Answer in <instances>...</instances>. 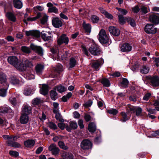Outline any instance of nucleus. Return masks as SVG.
I'll list each match as a JSON object with an SVG mask.
<instances>
[{
	"instance_id": "10",
	"label": "nucleus",
	"mask_w": 159,
	"mask_h": 159,
	"mask_svg": "<svg viewBox=\"0 0 159 159\" xmlns=\"http://www.w3.org/2000/svg\"><path fill=\"white\" fill-rule=\"evenodd\" d=\"M52 25L55 28H58L61 27L63 25L61 20L59 17L54 18L52 20Z\"/></svg>"
},
{
	"instance_id": "34",
	"label": "nucleus",
	"mask_w": 159,
	"mask_h": 159,
	"mask_svg": "<svg viewBox=\"0 0 159 159\" xmlns=\"http://www.w3.org/2000/svg\"><path fill=\"white\" fill-rule=\"evenodd\" d=\"M44 31H43L41 33V37L44 41H46L49 40L51 38V35H48L47 34L44 33Z\"/></svg>"
},
{
	"instance_id": "47",
	"label": "nucleus",
	"mask_w": 159,
	"mask_h": 159,
	"mask_svg": "<svg viewBox=\"0 0 159 159\" xmlns=\"http://www.w3.org/2000/svg\"><path fill=\"white\" fill-rule=\"evenodd\" d=\"M118 18L119 20V22L120 24H124L125 23V19H124L123 16L121 15H118Z\"/></svg>"
},
{
	"instance_id": "21",
	"label": "nucleus",
	"mask_w": 159,
	"mask_h": 159,
	"mask_svg": "<svg viewBox=\"0 0 159 159\" xmlns=\"http://www.w3.org/2000/svg\"><path fill=\"white\" fill-rule=\"evenodd\" d=\"M33 73L34 72L32 70L28 71L25 74V77L28 80L34 79L35 78V76Z\"/></svg>"
},
{
	"instance_id": "41",
	"label": "nucleus",
	"mask_w": 159,
	"mask_h": 159,
	"mask_svg": "<svg viewBox=\"0 0 159 159\" xmlns=\"http://www.w3.org/2000/svg\"><path fill=\"white\" fill-rule=\"evenodd\" d=\"M127 20L128 23L131 26L133 27L135 26L136 24L135 22L133 19L130 17H128L127 19Z\"/></svg>"
},
{
	"instance_id": "40",
	"label": "nucleus",
	"mask_w": 159,
	"mask_h": 159,
	"mask_svg": "<svg viewBox=\"0 0 159 159\" xmlns=\"http://www.w3.org/2000/svg\"><path fill=\"white\" fill-rule=\"evenodd\" d=\"M121 114L122 117V119L121 120V121L123 122H125L129 119V118L128 117L125 113L124 112H122L121 113Z\"/></svg>"
},
{
	"instance_id": "30",
	"label": "nucleus",
	"mask_w": 159,
	"mask_h": 159,
	"mask_svg": "<svg viewBox=\"0 0 159 159\" xmlns=\"http://www.w3.org/2000/svg\"><path fill=\"white\" fill-rule=\"evenodd\" d=\"M95 124L94 123H90L88 126V130L91 132H94L96 130Z\"/></svg>"
},
{
	"instance_id": "3",
	"label": "nucleus",
	"mask_w": 159,
	"mask_h": 159,
	"mask_svg": "<svg viewBox=\"0 0 159 159\" xmlns=\"http://www.w3.org/2000/svg\"><path fill=\"white\" fill-rule=\"evenodd\" d=\"M80 146L83 149L89 150L92 148V144L89 140L86 139L83 140L82 141Z\"/></svg>"
},
{
	"instance_id": "25",
	"label": "nucleus",
	"mask_w": 159,
	"mask_h": 159,
	"mask_svg": "<svg viewBox=\"0 0 159 159\" xmlns=\"http://www.w3.org/2000/svg\"><path fill=\"white\" fill-rule=\"evenodd\" d=\"M35 143V141L32 139H29L24 142L25 146L28 148H30L33 147Z\"/></svg>"
},
{
	"instance_id": "13",
	"label": "nucleus",
	"mask_w": 159,
	"mask_h": 159,
	"mask_svg": "<svg viewBox=\"0 0 159 159\" xmlns=\"http://www.w3.org/2000/svg\"><path fill=\"white\" fill-rule=\"evenodd\" d=\"M151 84L153 86H159V77L154 76L150 78Z\"/></svg>"
},
{
	"instance_id": "4",
	"label": "nucleus",
	"mask_w": 159,
	"mask_h": 159,
	"mask_svg": "<svg viewBox=\"0 0 159 159\" xmlns=\"http://www.w3.org/2000/svg\"><path fill=\"white\" fill-rule=\"evenodd\" d=\"M144 30L148 34H154L157 31V28H154L153 25L147 24L145 27Z\"/></svg>"
},
{
	"instance_id": "14",
	"label": "nucleus",
	"mask_w": 159,
	"mask_h": 159,
	"mask_svg": "<svg viewBox=\"0 0 159 159\" xmlns=\"http://www.w3.org/2000/svg\"><path fill=\"white\" fill-rule=\"evenodd\" d=\"M31 112V107L28 105L24 104L22 108V114L28 115Z\"/></svg>"
},
{
	"instance_id": "7",
	"label": "nucleus",
	"mask_w": 159,
	"mask_h": 159,
	"mask_svg": "<svg viewBox=\"0 0 159 159\" xmlns=\"http://www.w3.org/2000/svg\"><path fill=\"white\" fill-rule=\"evenodd\" d=\"M48 150L51 152L52 154L54 156L58 155L60 152L59 148L56 144L53 143L51 144L48 147Z\"/></svg>"
},
{
	"instance_id": "2",
	"label": "nucleus",
	"mask_w": 159,
	"mask_h": 159,
	"mask_svg": "<svg viewBox=\"0 0 159 159\" xmlns=\"http://www.w3.org/2000/svg\"><path fill=\"white\" fill-rule=\"evenodd\" d=\"M98 39L100 42L102 44L107 43L109 39L105 31L103 29L101 30L99 33Z\"/></svg>"
},
{
	"instance_id": "29",
	"label": "nucleus",
	"mask_w": 159,
	"mask_h": 159,
	"mask_svg": "<svg viewBox=\"0 0 159 159\" xmlns=\"http://www.w3.org/2000/svg\"><path fill=\"white\" fill-rule=\"evenodd\" d=\"M83 26L86 32L90 33L91 31V26L89 24H86L84 21L83 23Z\"/></svg>"
},
{
	"instance_id": "18",
	"label": "nucleus",
	"mask_w": 159,
	"mask_h": 159,
	"mask_svg": "<svg viewBox=\"0 0 159 159\" xmlns=\"http://www.w3.org/2000/svg\"><path fill=\"white\" fill-rule=\"evenodd\" d=\"M7 79L6 76L3 73H0V83L3 84L4 86L6 87V88L8 87V84L7 83Z\"/></svg>"
},
{
	"instance_id": "23",
	"label": "nucleus",
	"mask_w": 159,
	"mask_h": 159,
	"mask_svg": "<svg viewBox=\"0 0 159 159\" xmlns=\"http://www.w3.org/2000/svg\"><path fill=\"white\" fill-rule=\"evenodd\" d=\"M48 91V86L46 84H43L42 87L40 89V92L41 94L43 95L47 94Z\"/></svg>"
},
{
	"instance_id": "37",
	"label": "nucleus",
	"mask_w": 159,
	"mask_h": 159,
	"mask_svg": "<svg viewBox=\"0 0 159 159\" xmlns=\"http://www.w3.org/2000/svg\"><path fill=\"white\" fill-rule=\"evenodd\" d=\"M55 114V117L57 120H59L61 122H64V120L62 119L61 116V114L59 113V111L57 112H53Z\"/></svg>"
},
{
	"instance_id": "31",
	"label": "nucleus",
	"mask_w": 159,
	"mask_h": 159,
	"mask_svg": "<svg viewBox=\"0 0 159 159\" xmlns=\"http://www.w3.org/2000/svg\"><path fill=\"white\" fill-rule=\"evenodd\" d=\"M6 15L8 18L10 20L13 22L16 21V17L12 13L8 12L7 13Z\"/></svg>"
},
{
	"instance_id": "63",
	"label": "nucleus",
	"mask_w": 159,
	"mask_h": 159,
	"mask_svg": "<svg viewBox=\"0 0 159 159\" xmlns=\"http://www.w3.org/2000/svg\"><path fill=\"white\" fill-rule=\"evenodd\" d=\"M78 124L81 129H82L84 127V126L83 125V120H79L78 121Z\"/></svg>"
},
{
	"instance_id": "16",
	"label": "nucleus",
	"mask_w": 159,
	"mask_h": 159,
	"mask_svg": "<svg viewBox=\"0 0 159 159\" xmlns=\"http://www.w3.org/2000/svg\"><path fill=\"white\" fill-rule=\"evenodd\" d=\"M70 126H69L68 125L66 126V130L69 131L70 132L71 129H75L77 127V123L74 121H72L69 122Z\"/></svg>"
},
{
	"instance_id": "49",
	"label": "nucleus",
	"mask_w": 159,
	"mask_h": 159,
	"mask_svg": "<svg viewBox=\"0 0 159 159\" xmlns=\"http://www.w3.org/2000/svg\"><path fill=\"white\" fill-rule=\"evenodd\" d=\"M32 102L34 105H38L41 103V100L39 98H36L33 100Z\"/></svg>"
},
{
	"instance_id": "50",
	"label": "nucleus",
	"mask_w": 159,
	"mask_h": 159,
	"mask_svg": "<svg viewBox=\"0 0 159 159\" xmlns=\"http://www.w3.org/2000/svg\"><path fill=\"white\" fill-rule=\"evenodd\" d=\"M35 12H37L38 11H42L44 9V8L43 7L37 6L33 8Z\"/></svg>"
},
{
	"instance_id": "1",
	"label": "nucleus",
	"mask_w": 159,
	"mask_h": 159,
	"mask_svg": "<svg viewBox=\"0 0 159 159\" xmlns=\"http://www.w3.org/2000/svg\"><path fill=\"white\" fill-rule=\"evenodd\" d=\"M9 63L13 66L19 70H23L25 69V67L21 64V62L19 61L18 58L16 56H10L7 58Z\"/></svg>"
},
{
	"instance_id": "54",
	"label": "nucleus",
	"mask_w": 159,
	"mask_h": 159,
	"mask_svg": "<svg viewBox=\"0 0 159 159\" xmlns=\"http://www.w3.org/2000/svg\"><path fill=\"white\" fill-rule=\"evenodd\" d=\"M9 153L11 156L15 157H17L19 155V153L18 152L12 150L10 151Z\"/></svg>"
},
{
	"instance_id": "8",
	"label": "nucleus",
	"mask_w": 159,
	"mask_h": 159,
	"mask_svg": "<svg viewBox=\"0 0 159 159\" xmlns=\"http://www.w3.org/2000/svg\"><path fill=\"white\" fill-rule=\"evenodd\" d=\"M89 51L90 53L95 56L98 55L99 54L100 50L98 47L95 44H93L89 49Z\"/></svg>"
},
{
	"instance_id": "27",
	"label": "nucleus",
	"mask_w": 159,
	"mask_h": 159,
	"mask_svg": "<svg viewBox=\"0 0 159 159\" xmlns=\"http://www.w3.org/2000/svg\"><path fill=\"white\" fill-rule=\"evenodd\" d=\"M14 7L17 9H20L22 7V3L20 0H14Z\"/></svg>"
},
{
	"instance_id": "22",
	"label": "nucleus",
	"mask_w": 159,
	"mask_h": 159,
	"mask_svg": "<svg viewBox=\"0 0 159 159\" xmlns=\"http://www.w3.org/2000/svg\"><path fill=\"white\" fill-rule=\"evenodd\" d=\"M29 119V117L28 115L22 114L20 119V122L21 124H25L28 122Z\"/></svg>"
},
{
	"instance_id": "56",
	"label": "nucleus",
	"mask_w": 159,
	"mask_h": 159,
	"mask_svg": "<svg viewBox=\"0 0 159 159\" xmlns=\"http://www.w3.org/2000/svg\"><path fill=\"white\" fill-rule=\"evenodd\" d=\"M48 17V16L46 15H44L43 16L41 20V22L42 24H45L47 22Z\"/></svg>"
},
{
	"instance_id": "12",
	"label": "nucleus",
	"mask_w": 159,
	"mask_h": 159,
	"mask_svg": "<svg viewBox=\"0 0 159 159\" xmlns=\"http://www.w3.org/2000/svg\"><path fill=\"white\" fill-rule=\"evenodd\" d=\"M109 30L111 34L115 36H118L120 34V30L116 27L110 26Z\"/></svg>"
},
{
	"instance_id": "15",
	"label": "nucleus",
	"mask_w": 159,
	"mask_h": 159,
	"mask_svg": "<svg viewBox=\"0 0 159 159\" xmlns=\"http://www.w3.org/2000/svg\"><path fill=\"white\" fill-rule=\"evenodd\" d=\"M25 34L27 36H31L36 37H39L40 36L39 32L36 30L26 31Z\"/></svg>"
},
{
	"instance_id": "11",
	"label": "nucleus",
	"mask_w": 159,
	"mask_h": 159,
	"mask_svg": "<svg viewBox=\"0 0 159 159\" xmlns=\"http://www.w3.org/2000/svg\"><path fill=\"white\" fill-rule=\"evenodd\" d=\"M69 41L68 38L65 34H63L58 39L57 42L59 45L62 43L67 44Z\"/></svg>"
},
{
	"instance_id": "35",
	"label": "nucleus",
	"mask_w": 159,
	"mask_h": 159,
	"mask_svg": "<svg viewBox=\"0 0 159 159\" xmlns=\"http://www.w3.org/2000/svg\"><path fill=\"white\" fill-rule=\"evenodd\" d=\"M101 83L104 86L106 87H108L110 85V83L109 81L106 78L102 79L101 81Z\"/></svg>"
},
{
	"instance_id": "39",
	"label": "nucleus",
	"mask_w": 159,
	"mask_h": 159,
	"mask_svg": "<svg viewBox=\"0 0 159 159\" xmlns=\"http://www.w3.org/2000/svg\"><path fill=\"white\" fill-rule=\"evenodd\" d=\"M21 51L26 53H30L31 52L30 49L28 47L25 46H23L21 47Z\"/></svg>"
},
{
	"instance_id": "26",
	"label": "nucleus",
	"mask_w": 159,
	"mask_h": 159,
	"mask_svg": "<svg viewBox=\"0 0 159 159\" xmlns=\"http://www.w3.org/2000/svg\"><path fill=\"white\" fill-rule=\"evenodd\" d=\"M7 143L8 144L9 146H11L15 148H19L21 146V145L19 143L11 141H7Z\"/></svg>"
},
{
	"instance_id": "42",
	"label": "nucleus",
	"mask_w": 159,
	"mask_h": 159,
	"mask_svg": "<svg viewBox=\"0 0 159 159\" xmlns=\"http://www.w3.org/2000/svg\"><path fill=\"white\" fill-rule=\"evenodd\" d=\"M58 9L56 7H49L48 9V12L50 13H54L56 14L58 13Z\"/></svg>"
},
{
	"instance_id": "32",
	"label": "nucleus",
	"mask_w": 159,
	"mask_h": 159,
	"mask_svg": "<svg viewBox=\"0 0 159 159\" xmlns=\"http://www.w3.org/2000/svg\"><path fill=\"white\" fill-rule=\"evenodd\" d=\"M62 157L65 159H73V155L70 153L66 152H64L62 155Z\"/></svg>"
},
{
	"instance_id": "58",
	"label": "nucleus",
	"mask_w": 159,
	"mask_h": 159,
	"mask_svg": "<svg viewBox=\"0 0 159 159\" xmlns=\"http://www.w3.org/2000/svg\"><path fill=\"white\" fill-rule=\"evenodd\" d=\"M92 104V102L91 100H89L83 104V106L86 107H90Z\"/></svg>"
},
{
	"instance_id": "51",
	"label": "nucleus",
	"mask_w": 159,
	"mask_h": 159,
	"mask_svg": "<svg viewBox=\"0 0 159 159\" xmlns=\"http://www.w3.org/2000/svg\"><path fill=\"white\" fill-rule=\"evenodd\" d=\"M53 106L54 107L53 112H57L59 111L58 108L59 104L58 103L55 102H54Z\"/></svg>"
},
{
	"instance_id": "9",
	"label": "nucleus",
	"mask_w": 159,
	"mask_h": 159,
	"mask_svg": "<svg viewBox=\"0 0 159 159\" xmlns=\"http://www.w3.org/2000/svg\"><path fill=\"white\" fill-rule=\"evenodd\" d=\"M30 47L32 50L38 53L39 55L41 56L43 55V50L41 47L37 46L33 43H31L30 45Z\"/></svg>"
},
{
	"instance_id": "46",
	"label": "nucleus",
	"mask_w": 159,
	"mask_h": 159,
	"mask_svg": "<svg viewBox=\"0 0 159 159\" xmlns=\"http://www.w3.org/2000/svg\"><path fill=\"white\" fill-rule=\"evenodd\" d=\"M129 82L126 78H123L122 82L121 83V86L124 88L127 87L128 85Z\"/></svg>"
},
{
	"instance_id": "36",
	"label": "nucleus",
	"mask_w": 159,
	"mask_h": 159,
	"mask_svg": "<svg viewBox=\"0 0 159 159\" xmlns=\"http://www.w3.org/2000/svg\"><path fill=\"white\" fill-rule=\"evenodd\" d=\"M11 82L13 84H17L19 83V80L16 77L11 76L10 78Z\"/></svg>"
},
{
	"instance_id": "45",
	"label": "nucleus",
	"mask_w": 159,
	"mask_h": 159,
	"mask_svg": "<svg viewBox=\"0 0 159 159\" xmlns=\"http://www.w3.org/2000/svg\"><path fill=\"white\" fill-rule=\"evenodd\" d=\"M23 93L26 96L29 95L33 93V91L30 89H27L24 90Z\"/></svg>"
},
{
	"instance_id": "17",
	"label": "nucleus",
	"mask_w": 159,
	"mask_h": 159,
	"mask_svg": "<svg viewBox=\"0 0 159 159\" xmlns=\"http://www.w3.org/2000/svg\"><path fill=\"white\" fill-rule=\"evenodd\" d=\"M21 64L24 67H25V69L23 70H20V71H24L25 70L26 67L31 68L34 66V65L32 62L27 59H26L25 60L24 64L21 62Z\"/></svg>"
},
{
	"instance_id": "53",
	"label": "nucleus",
	"mask_w": 159,
	"mask_h": 159,
	"mask_svg": "<svg viewBox=\"0 0 159 159\" xmlns=\"http://www.w3.org/2000/svg\"><path fill=\"white\" fill-rule=\"evenodd\" d=\"M48 126L49 127L53 129H57V126L53 122H50L49 123Z\"/></svg>"
},
{
	"instance_id": "5",
	"label": "nucleus",
	"mask_w": 159,
	"mask_h": 159,
	"mask_svg": "<svg viewBox=\"0 0 159 159\" xmlns=\"http://www.w3.org/2000/svg\"><path fill=\"white\" fill-rule=\"evenodd\" d=\"M119 46L120 51L125 52H130L132 48L131 45L128 43H125L120 44Z\"/></svg>"
},
{
	"instance_id": "33",
	"label": "nucleus",
	"mask_w": 159,
	"mask_h": 159,
	"mask_svg": "<svg viewBox=\"0 0 159 159\" xmlns=\"http://www.w3.org/2000/svg\"><path fill=\"white\" fill-rule=\"evenodd\" d=\"M56 91L53 89L50 91L51 98L53 100H55L57 98V94Z\"/></svg>"
},
{
	"instance_id": "20",
	"label": "nucleus",
	"mask_w": 159,
	"mask_h": 159,
	"mask_svg": "<svg viewBox=\"0 0 159 159\" xmlns=\"http://www.w3.org/2000/svg\"><path fill=\"white\" fill-rule=\"evenodd\" d=\"M149 20L155 24L159 23V17L155 15H151L149 17Z\"/></svg>"
},
{
	"instance_id": "55",
	"label": "nucleus",
	"mask_w": 159,
	"mask_h": 159,
	"mask_svg": "<svg viewBox=\"0 0 159 159\" xmlns=\"http://www.w3.org/2000/svg\"><path fill=\"white\" fill-rule=\"evenodd\" d=\"M108 112L110 114L113 115H116L118 113V111L115 109H112L111 110H108Z\"/></svg>"
},
{
	"instance_id": "64",
	"label": "nucleus",
	"mask_w": 159,
	"mask_h": 159,
	"mask_svg": "<svg viewBox=\"0 0 159 159\" xmlns=\"http://www.w3.org/2000/svg\"><path fill=\"white\" fill-rule=\"evenodd\" d=\"M9 110L7 107H5L1 109V111L3 113H7Z\"/></svg>"
},
{
	"instance_id": "59",
	"label": "nucleus",
	"mask_w": 159,
	"mask_h": 159,
	"mask_svg": "<svg viewBox=\"0 0 159 159\" xmlns=\"http://www.w3.org/2000/svg\"><path fill=\"white\" fill-rule=\"evenodd\" d=\"M10 102L13 105H15L17 102V100L15 98H9Z\"/></svg>"
},
{
	"instance_id": "52",
	"label": "nucleus",
	"mask_w": 159,
	"mask_h": 159,
	"mask_svg": "<svg viewBox=\"0 0 159 159\" xmlns=\"http://www.w3.org/2000/svg\"><path fill=\"white\" fill-rule=\"evenodd\" d=\"M40 14H38L37 16L35 17H29L28 18H27V21H33L36 20L37 19L39 18V17H40Z\"/></svg>"
},
{
	"instance_id": "43",
	"label": "nucleus",
	"mask_w": 159,
	"mask_h": 159,
	"mask_svg": "<svg viewBox=\"0 0 159 159\" xmlns=\"http://www.w3.org/2000/svg\"><path fill=\"white\" fill-rule=\"evenodd\" d=\"M5 86L4 89H0V96L4 97L6 95L7 90L8 88H6V87Z\"/></svg>"
},
{
	"instance_id": "28",
	"label": "nucleus",
	"mask_w": 159,
	"mask_h": 159,
	"mask_svg": "<svg viewBox=\"0 0 159 159\" xmlns=\"http://www.w3.org/2000/svg\"><path fill=\"white\" fill-rule=\"evenodd\" d=\"M150 68L146 66H143L140 68V71L142 74H147L149 71Z\"/></svg>"
},
{
	"instance_id": "38",
	"label": "nucleus",
	"mask_w": 159,
	"mask_h": 159,
	"mask_svg": "<svg viewBox=\"0 0 159 159\" xmlns=\"http://www.w3.org/2000/svg\"><path fill=\"white\" fill-rule=\"evenodd\" d=\"M58 145L60 148L66 150L68 148V147L65 145L64 143L62 141H59L58 142Z\"/></svg>"
},
{
	"instance_id": "60",
	"label": "nucleus",
	"mask_w": 159,
	"mask_h": 159,
	"mask_svg": "<svg viewBox=\"0 0 159 159\" xmlns=\"http://www.w3.org/2000/svg\"><path fill=\"white\" fill-rule=\"evenodd\" d=\"M136 114L137 116H139L141 115V113L142 112V109L140 107H138L137 108H136Z\"/></svg>"
},
{
	"instance_id": "61",
	"label": "nucleus",
	"mask_w": 159,
	"mask_h": 159,
	"mask_svg": "<svg viewBox=\"0 0 159 159\" xmlns=\"http://www.w3.org/2000/svg\"><path fill=\"white\" fill-rule=\"evenodd\" d=\"M151 94L149 93H146L143 97V100H144L147 101L150 98Z\"/></svg>"
},
{
	"instance_id": "19",
	"label": "nucleus",
	"mask_w": 159,
	"mask_h": 159,
	"mask_svg": "<svg viewBox=\"0 0 159 159\" xmlns=\"http://www.w3.org/2000/svg\"><path fill=\"white\" fill-rule=\"evenodd\" d=\"M44 68L43 65L41 64H37L35 67V70L36 73L38 75H41Z\"/></svg>"
},
{
	"instance_id": "44",
	"label": "nucleus",
	"mask_w": 159,
	"mask_h": 159,
	"mask_svg": "<svg viewBox=\"0 0 159 159\" xmlns=\"http://www.w3.org/2000/svg\"><path fill=\"white\" fill-rule=\"evenodd\" d=\"M91 20L93 23H95L98 22L99 18L98 17L95 15H93L91 17Z\"/></svg>"
},
{
	"instance_id": "6",
	"label": "nucleus",
	"mask_w": 159,
	"mask_h": 159,
	"mask_svg": "<svg viewBox=\"0 0 159 159\" xmlns=\"http://www.w3.org/2000/svg\"><path fill=\"white\" fill-rule=\"evenodd\" d=\"M91 67L93 69L97 70H99L100 67L103 64V61L102 59L95 60L92 61L90 63Z\"/></svg>"
},
{
	"instance_id": "62",
	"label": "nucleus",
	"mask_w": 159,
	"mask_h": 159,
	"mask_svg": "<svg viewBox=\"0 0 159 159\" xmlns=\"http://www.w3.org/2000/svg\"><path fill=\"white\" fill-rule=\"evenodd\" d=\"M91 116L90 115L88 114H86L84 116V118L86 121H89L91 120Z\"/></svg>"
},
{
	"instance_id": "57",
	"label": "nucleus",
	"mask_w": 159,
	"mask_h": 159,
	"mask_svg": "<svg viewBox=\"0 0 159 159\" xmlns=\"http://www.w3.org/2000/svg\"><path fill=\"white\" fill-rule=\"evenodd\" d=\"M67 125H65L64 123H59L58 124V127L61 129H64L65 128H66V126H67Z\"/></svg>"
},
{
	"instance_id": "24",
	"label": "nucleus",
	"mask_w": 159,
	"mask_h": 159,
	"mask_svg": "<svg viewBox=\"0 0 159 159\" xmlns=\"http://www.w3.org/2000/svg\"><path fill=\"white\" fill-rule=\"evenodd\" d=\"M55 90H57L60 93H62L67 90V89L64 86L60 85L55 86L53 89Z\"/></svg>"
},
{
	"instance_id": "48",
	"label": "nucleus",
	"mask_w": 159,
	"mask_h": 159,
	"mask_svg": "<svg viewBox=\"0 0 159 159\" xmlns=\"http://www.w3.org/2000/svg\"><path fill=\"white\" fill-rule=\"evenodd\" d=\"M76 64V61L74 58L70 59V67L72 68L75 66Z\"/></svg>"
}]
</instances>
